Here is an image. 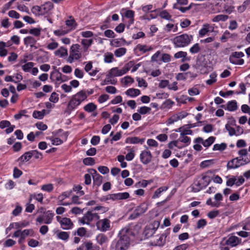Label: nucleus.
<instances>
[{
  "instance_id": "nucleus-51",
  "label": "nucleus",
  "mask_w": 250,
  "mask_h": 250,
  "mask_svg": "<svg viewBox=\"0 0 250 250\" xmlns=\"http://www.w3.org/2000/svg\"><path fill=\"white\" fill-rule=\"evenodd\" d=\"M244 56V54L242 52H233L229 57V59H235V58H239Z\"/></svg>"
},
{
  "instance_id": "nucleus-30",
  "label": "nucleus",
  "mask_w": 250,
  "mask_h": 250,
  "mask_svg": "<svg viewBox=\"0 0 250 250\" xmlns=\"http://www.w3.org/2000/svg\"><path fill=\"white\" fill-rule=\"evenodd\" d=\"M36 40L31 36H28L24 38V43L26 45L33 47L36 43Z\"/></svg>"
},
{
  "instance_id": "nucleus-43",
  "label": "nucleus",
  "mask_w": 250,
  "mask_h": 250,
  "mask_svg": "<svg viewBox=\"0 0 250 250\" xmlns=\"http://www.w3.org/2000/svg\"><path fill=\"white\" fill-rule=\"evenodd\" d=\"M178 140L179 142H180L186 144V146H187L189 144L190 139L189 137L181 134Z\"/></svg>"
},
{
  "instance_id": "nucleus-32",
  "label": "nucleus",
  "mask_w": 250,
  "mask_h": 250,
  "mask_svg": "<svg viewBox=\"0 0 250 250\" xmlns=\"http://www.w3.org/2000/svg\"><path fill=\"white\" fill-rule=\"evenodd\" d=\"M227 109L230 111H235L237 109V102L235 101H231L227 104Z\"/></svg>"
},
{
  "instance_id": "nucleus-34",
  "label": "nucleus",
  "mask_w": 250,
  "mask_h": 250,
  "mask_svg": "<svg viewBox=\"0 0 250 250\" xmlns=\"http://www.w3.org/2000/svg\"><path fill=\"white\" fill-rule=\"evenodd\" d=\"M209 25L208 24H204L203 27L200 30L199 35L200 37L205 36L209 31Z\"/></svg>"
},
{
  "instance_id": "nucleus-26",
  "label": "nucleus",
  "mask_w": 250,
  "mask_h": 250,
  "mask_svg": "<svg viewBox=\"0 0 250 250\" xmlns=\"http://www.w3.org/2000/svg\"><path fill=\"white\" fill-rule=\"evenodd\" d=\"M125 93L128 96L134 97L139 95L141 94V91L138 89L131 88L127 90Z\"/></svg>"
},
{
  "instance_id": "nucleus-7",
  "label": "nucleus",
  "mask_w": 250,
  "mask_h": 250,
  "mask_svg": "<svg viewBox=\"0 0 250 250\" xmlns=\"http://www.w3.org/2000/svg\"><path fill=\"white\" fill-rule=\"evenodd\" d=\"M99 218L100 217L97 213L88 211L80 220V221L83 224L89 225L92 221L98 220Z\"/></svg>"
},
{
  "instance_id": "nucleus-11",
  "label": "nucleus",
  "mask_w": 250,
  "mask_h": 250,
  "mask_svg": "<svg viewBox=\"0 0 250 250\" xmlns=\"http://www.w3.org/2000/svg\"><path fill=\"white\" fill-rule=\"evenodd\" d=\"M159 226V222L155 221L151 225L146 227L144 231L146 237L148 238L151 236L155 233Z\"/></svg>"
},
{
  "instance_id": "nucleus-61",
  "label": "nucleus",
  "mask_w": 250,
  "mask_h": 250,
  "mask_svg": "<svg viewBox=\"0 0 250 250\" xmlns=\"http://www.w3.org/2000/svg\"><path fill=\"white\" fill-rule=\"evenodd\" d=\"M148 184V182L147 180H143L142 181H140V182L136 183L134 186L136 188H139V187L145 188L147 186Z\"/></svg>"
},
{
  "instance_id": "nucleus-31",
  "label": "nucleus",
  "mask_w": 250,
  "mask_h": 250,
  "mask_svg": "<svg viewBox=\"0 0 250 250\" xmlns=\"http://www.w3.org/2000/svg\"><path fill=\"white\" fill-rule=\"evenodd\" d=\"M84 110L88 112H91L97 109V105L93 103H90L83 107Z\"/></svg>"
},
{
  "instance_id": "nucleus-5",
  "label": "nucleus",
  "mask_w": 250,
  "mask_h": 250,
  "mask_svg": "<svg viewBox=\"0 0 250 250\" xmlns=\"http://www.w3.org/2000/svg\"><path fill=\"white\" fill-rule=\"evenodd\" d=\"M53 7V5L52 3L46 2L40 6H34L31 9V11L36 16L44 15L48 13Z\"/></svg>"
},
{
  "instance_id": "nucleus-20",
  "label": "nucleus",
  "mask_w": 250,
  "mask_h": 250,
  "mask_svg": "<svg viewBox=\"0 0 250 250\" xmlns=\"http://www.w3.org/2000/svg\"><path fill=\"white\" fill-rule=\"evenodd\" d=\"M92 174H95L93 176V185L94 186L99 187L103 182V177L100 174H98L95 170H92Z\"/></svg>"
},
{
  "instance_id": "nucleus-15",
  "label": "nucleus",
  "mask_w": 250,
  "mask_h": 250,
  "mask_svg": "<svg viewBox=\"0 0 250 250\" xmlns=\"http://www.w3.org/2000/svg\"><path fill=\"white\" fill-rule=\"evenodd\" d=\"M64 77L65 76H62V73L58 70H55L51 72L50 78L52 81H55L61 83L65 81V79H64Z\"/></svg>"
},
{
  "instance_id": "nucleus-58",
  "label": "nucleus",
  "mask_w": 250,
  "mask_h": 250,
  "mask_svg": "<svg viewBox=\"0 0 250 250\" xmlns=\"http://www.w3.org/2000/svg\"><path fill=\"white\" fill-rule=\"evenodd\" d=\"M83 163L85 165L92 166L95 164V160L93 158L87 157L83 159Z\"/></svg>"
},
{
  "instance_id": "nucleus-17",
  "label": "nucleus",
  "mask_w": 250,
  "mask_h": 250,
  "mask_svg": "<svg viewBox=\"0 0 250 250\" xmlns=\"http://www.w3.org/2000/svg\"><path fill=\"white\" fill-rule=\"evenodd\" d=\"M241 239L235 236H231L227 240H225L226 244L231 247L237 246L241 243Z\"/></svg>"
},
{
  "instance_id": "nucleus-54",
  "label": "nucleus",
  "mask_w": 250,
  "mask_h": 250,
  "mask_svg": "<svg viewBox=\"0 0 250 250\" xmlns=\"http://www.w3.org/2000/svg\"><path fill=\"white\" fill-rule=\"evenodd\" d=\"M53 185L52 184H48L42 185V186L41 189L42 190L50 192L53 190Z\"/></svg>"
},
{
  "instance_id": "nucleus-62",
  "label": "nucleus",
  "mask_w": 250,
  "mask_h": 250,
  "mask_svg": "<svg viewBox=\"0 0 250 250\" xmlns=\"http://www.w3.org/2000/svg\"><path fill=\"white\" fill-rule=\"evenodd\" d=\"M160 16L163 18L167 20H171V16L166 10L162 11L160 14Z\"/></svg>"
},
{
  "instance_id": "nucleus-4",
  "label": "nucleus",
  "mask_w": 250,
  "mask_h": 250,
  "mask_svg": "<svg viewBox=\"0 0 250 250\" xmlns=\"http://www.w3.org/2000/svg\"><path fill=\"white\" fill-rule=\"evenodd\" d=\"M80 45L79 44H73L69 51V56L66 61L71 63L73 62L80 60L83 56V54L80 51Z\"/></svg>"
},
{
  "instance_id": "nucleus-38",
  "label": "nucleus",
  "mask_w": 250,
  "mask_h": 250,
  "mask_svg": "<svg viewBox=\"0 0 250 250\" xmlns=\"http://www.w3.org/2000/svg\"><path fill=\"white\" fill-rule=\"evenodd\" d=\"M45 111L44 109L42 111H34L33 113V117L36 119H42L44 116Z\"/></svg>"
},
{
  "instance_id": "nucleus-6",
  "label": "nucleus",
  "mask_w": 250,
  "mask_h": 250,
  "mask_svg": "<svg viewBox=\"0 0 250 250\" xmlns=\"http://www.w3.org/2000/svg\"><path fill=\"white\" fill-rule=\"evenodd\" d=\"M132 65V62H130L121 69H119L118 67L112 68L110 70L107 76L109 77L121 76L128 72Z\"/></svg>"
},
{
  "instance_id": "nucleus-41",
  "label": "nucleus",
  "mask_w": 250,
  "mask_h": 250,
  "mask_svg": "<svg viewBox=\"0 0 250 250\" xmlns=\"http://www.w3.org/2000/svg\"><path fill=\"white\" fill-rule=\"evenodd\" d=\"M65 24L71 30L75 29L77 26V23L73 18L66 20Z\"/></svg>"
},
{
  "instance_id": "nucleus-8",
  "label": "nucleus",
  "mask_w": 250,
  "mask_h": 250,
  "mask_svg": "<svg viewBox=\"0 0 250 250\" xmlns=\"http://www.w3.org/2000/svg\"><path fill=\"white\" fill-rule=\"evenodd\" d=\"M97 229L102 232H105L110 229V221L107 218L98 220L96 223Z\"/></svg>"
},
{
  "instance_id": "nucleus-27",
  "label": "nucleus",
  "mask_w": 250,
  "mask_h": 250,
  "mask_svg": "<svg viewBox=\"0 0 250 250\" xmlns=\"http://www.w3.org/2000/svg\"><path fill=\"white\" fill-rule=\"evenodd\" d=\"M55 55L59 57H63L68 55L67 50L63 47H61L55 52Z\"/></svg>"
},
{
  "instance_id": "nucleus-45",
  "label": "nucleus",
  "mask_w": 250,
  "mask_h": 250,
  "mask_svg": "<svg viewBox=\"0 0 250 250\" xmlns=\"http://www.w3.org/2000/svg\"><path fill=\"white\" fill-rule=\"evenodd\" d=\"M121 83L125 85H127L129 83H132L134 80L130 76H126L122 79Z\"/></svg>"
},
{
  "instance_id": "nucleus-2",
  "label": "nucleus",
  "mask_w": 250,
  "mask_h": 250,
  "mask_svg": "<svg viewBox=\"0 0 250 250\" xmlns=\"http://www.w3.org/2000/svg\"><path fill=\"white\" fill-rule=\"evenodd\" d=\"M87 99L86 92L85 90H81L74 95L69 101L67 109L69 111L73 110Z\"/></svg>"
},
{
  "instance_id": "nucleus-50",
  "label": "nucleus",
  "mask_w": 250,
  "mask_h": 250,
  "mask_svg": "<svg viewBox=\"0 0 250 250\" xmlns=\"http://www.w3.org/2000/svg\"><path fill=\"white\" fill-rule=\"evenodd\" d=\"M214 164L213 160H208L203 161L200 164V167L205 168L208 167Z\"/></svg>"
},
{
  "instance_id": "nucleus-52",
  "label": "nucleus",
  "mask_w": 250,
  "mask_h": 250,
  "mask_svg": "<svg viewBox=\"0 0 250 250\" xmlns=\"http://www.w3.org/2000/svg\"><path fill=\"white\" fill-rule=\"evenodd\" d=\"M31 153L32 157L34 156L36 159L42 160L43 158L42 153L38 151L37 150H31Z\"/></svg>"
},
{
  "instance_id": "nucleus-13",
  "label": "nucleus",
  "mask_w": 250,
  "mask_h": 250,
  "mask_svg": "<svg viewBox=\"0 0 250 250\" xmlns=\"http://www.w3.org/2000/svg\"><path fill=\"white\" fill-rule=\"evenodd\" d=\"M152 158V155L150 151L144 150L141 152L140 155L141 162L144 165L149 163Z\"/></svg>"
},
{
  "instance_id": "nucleus-10",
  "label": "nucleus",
  "mask_w": 250,
  "mask_h": 250,
  "mask_svg": "<svg viewBox=\"0 0 250 250\" xmlns=\"http://www.w3.org/2000/svg\"><path fill=\"white\" fill-rule=\"evenodd\" d=\"M57 221L60 223L61 226L63 229H71L73 224L71 219L69 218H61L60 216H57Z\"/></svg>"
},
{
  "instance_id": "nucleus-63",
  "label": "nucleus",
  "mask_w": 250,
  "mask_h": 250,
  "mask_svg": "<svg viewBox=\"0 0 250 250\" xmlns=\"http://www.w3.org/2000/svg\"><path fill=\"white\" fill-rule=\"evenodd\" d=\"M8 16L12 18L18 19L20 16V14L15 10H10L8 13Z\"/></svg>"
},
{
  "instance_id": "nucleus-59",
  "label": "nucleus",
  "mask_w": 250,
  "mask_h": 250,
  "mask_svg": "<svg viewBox=\"0 0 250 250\" xmlns=\"http://www.w3.org/2000/svg\"><path fill=\"white\" fill-rule=\"evenodd\" d=\"M151 110V108L150 107L147 106H143L140 108L138 110V112L141 114H145L147 113H149Z\"/></svg>"
},
{
  "instance_id": "nucleus-56",
  "label": "nucleus",
  "mask_w": 250,
  "mask_h": 250,
  "mask_svg": "<svg viewBox=\"0 0 250 250\" xmlns=\"http://www.w3.org/2000/svg\"><path fill=\"white\" fill-rule=\"evenodd\" d=\"M206 204L208 205L211 206L212 207L218 208L220 206V202H212L211 198H209L207 200Z\"/></svg>"
},
{
  "instance_id": "nucleus-12",
  "label": "nucleus",
  "mask_w": 250,
  "mask_h": 250,
  "mask_svg": "<svg viewBox=\"0 0 250 250\" xmlns=\"http://www.w3.org/2000/svg\"><path fill=\"white\" fill-rule=\"evenodd\" d=\"M169 233V231L167 230L160 235L156 236L153 241L154 245L160 247L164 246L166 243V238L168 235Z\"/></svg>"
},
{
  "instance_id": "nucleus-24",
  "label": "nucleus",
  "mask_w": 250,
  "mask_h": 250,
  "mask_svg": "<svg viewBox=\"0 0 250 250\" xmlns=\"http://www.w3.org/2000/svg\"><path fill=\"white\" fill-rule=\"evenodd\" d=\"M145 139V138H140L138 137H128L126 139L125 142L126 143H130L132 144H142Z\"/></svg>"
},
{
  "instance_id": "nucleus-1",
  "label": "nucleus",
  "mask_w": 250,
  "mask_h": 250,
  "mask_svg": "<svg viewBox=\"0 0 250 250\" xmlns=\"http://www.w3.org/2000/svg\"><path fill=\"white\" fill-rule=\"evenodd\" d=\"M119 240L117 241L115 250H127L130 245V236H134L129 226H126L119 232Z\"/></svg>"
},
{
  "instance_id": "nucleus-19",
  "label": "nucleus",
  "mask_w": 250,
  "mask_h": 250,
  "mask_svg": "<svg viewBox=\"0 0 250 250\" xmlns=\"http://www.w3.org/2000/svg\"><path fill=\"white\" fill-rule=\"evenodd\" d=\"M129 197L128 192H121L110 195V199L113 200H125Z\"/></svg>"
},
{
  "instance_id": "nucleus-48",
  "label": "nucleus",
  "mask_w": 250,
  "mask_h": 250,
  "mask_svg": "<svg viewBox=\"0 0 250 250\" xmlns=\"http://www.w3.org/2000/svg\"><path fill=\"white\" fill-rule=\"evenodd\" d=\"M137 47L139 51H142L143 53H146V52L150 51L152 49V47L151 46L147 47L146 45L138 44L137 46Z\"/></svg>"
},
{
  "instance_id": "nucleus-16",
  "label": "nucleus",
  "mask_w": 250,
  "mask_h": 250,
  "mask_svg": "<svg viewBox=\"0 0 250 250\" xmlns=\"http://www.w3.org/2000/svg\"><path fill=\"white\" fill-rule=\"evenodd\" d=\"M77 250H100V248L97 246H93L91 241H85L83 243Z\"/></svg>"
},
{
  "instance_id": "nucleus-64",
  "label": "nucleus",
  "mask_w": 250,
  "mask_h": 250,
  "mask_svg": "<svg viewBox=\"0 0 250 250\" xmlns=\"http://www.w3.org/2000/svg\"><path fill=\"white\" fill-rule=\"evenodd\" d=\"M58 95L56 92H53L49 98V101L51 102L56 103L58 101Z\"/></svg>"
},
{
  "instance_id": "nucleus-37",
  "label": "nucleus",
  "mask_w": 250,
  "mask_h": 250,
  "mask_svg": "<svg viewBox=\"0 0 250 250\" xmlns=\"http://www.w3.org/2000/svg\"><path fill=\"white\" fill-rule=\"evenodd\" d=\"M114 60V56L112 53L106 52L104 55V62L106 63H111Z\"/></svg>"
},
{
  "instance_id": "nucleus-44",
  "label": "nucleus",
  "mask_w": 250,
  "mask_h": 250,
  "mask_svg": "<svg viewBox=\"0 0 250 250\" xmlns=\"http://www.w3.org/2000/svg\"><path fill=\"white\" fill-rule=\"evenodd\" d=\"M227 147V144L225 143H221V144H215L213 146V150L222 151L225 150Z\"/></svg>"
},
{
  "instance_id": "nucleus-36",
  "label": "nucleus",
  "mask_w": 250,
  "mask_h": 250,
  "mask_svg": "<svg viewBox=\"0 0 250 250\" xmlns=\"http://www.w3.org/2000/svg\"><path fill=\"white\" fill-rule=\"evenodd\" d=\"M72 193L71 191H67L62 192L61 195H60L58 197V202L63 201V200L68 197H69Z\"/></svg>"
},
{
  "instance_id": "nucleus-23",
  "label": "nucleus",
  "mask_w": 250,
  "mask_h": 250,
  "mask_svg": "<svg viewBox=\"0 0 250 250\" xmlns=\"http://www.w3.org/2000/svg\"><path fill=\"white\" fill-rule=\"evenodd\" d=\"M174 57L176 59L182 58V62L189 61L190 60V57H188L187 56V53L185 51H179L174 54Z\"/></svg>"
},
{
  "instance_id": "nucleus-29",
  "label": "nucleus",
  "mask_w": 250,
  "mask_h": 250,
  "mask_svg": "<svg viewBox=\"0 0 250 250\" xmlns=\"http://www.w3.org/2000/svg\"><path fill=\"white\" fill-rule=\"evenodd\" d=\"M55 233L56 234L58 238L65 241H67L69 237V233L65 231H56Z\"/></svg>"
},
{
  "instance_id": "nucleus-40",
  "label": "nucleus",
  "mask_w": 250,
  "mask_h": 250,
  "mask_svg": "<svg viewBox=\"0 0 250 250\" xmlns=\"http://www.w3.org/2000/svg\"><path fill=\"white\" fill-rule=\"evenodd\" d=\"M217 74L215 72L211 73L209 75L210 79L206 81V83L208 85H211L216 82Z\"/></svg>"
},
{
  "instance_id": "nucleus-18",
  "label": "nucleus",
  "mask_w": 250,
  "mask_h": 250,
  "mask_svg": "<svg viewBox=\"0 0 250 250\" xmlns=\"http://www.w3.org/2000/svg\"><path fill=\"white\" fill-rule=\"evenodd\" d=\"M147 208L146 205L143 203L136 208L133 214L131 215V216H134V218L137 217L145 213L147 210Z\"/></svg>"
},
{
  "instance_id": "nucleus-39",
  "label": "nucleus",
  "mask_w": 250,
  "mask_h": 250,
  "mask_svg": "<svg viewBox=\"0 0 250 250\" xmlns=\"http://www.w3.org/2000/svg\"><path fill=\"white\" fill-rule=\"evenodd\" d=\"M228 16L226 15H218L212 19V21L218 22L219 21H226L228 19Z\"/></svg>"
},
{
  "instance_id": "nucleus-14",
  "label": "nucleus",
  "mask_w": 250,
  "mask_h": 250,
  "mask_svg": "<svg viewBox=\"0 0 250 250\" xmlns=\"http://www.w3.org/2000/svg\"><path fill=\"white\" fill-rule=\"evenodd\" d=\"M245 165V163L243 162L242 158L239 159L238 158H235L231 159L227 164L228 169H234L240 166Z\"/></svg>"
},
{
  "instance_id": "nucleus-46",
  "label": "nucleus",
  "mask_w": 250,
  "mask_h": 250,
  "mask_svg": "<svg viewBox=\"0 0 250 250\" xmlns=\"http://www.w3.org/2000/svg\"><path fill=\"white\" fill-rule=\"evenodd\" d=\"M235 7L232 5L226 4L224 6V9L225 12L229 14H231L234 11Z\"/></svg>"
},
{
  "instance_id": "nucleus-25",
  "label": "nucleus",
  "mask_w": 250,
  "mask_h": 250,
  "mask_svg": "<svg viewBox=\"0 0 250 250\" xmlns=\"http://www.w3.org/2000/svg\"><path fill=\"white\" fill-rule=\"evenodd\" d=\"M93 39H83L81 41V44L83 46V52H86L88 50V48L93 43Z\"/></svg>"
},
{
  "instance_id": "nucleus-9",
  "label": "nucleus",
  "mask_w": 250,
  "mask_h": 250,
  "mask_svg": "<svg viewBox=\"0 0 250 250\" xmlns=\"http://www.w3.org/2000/svg\"><path fill=\"white\" fill-rule=\"evenodd\" d=\"M54 214L50 211L43 213V215L39 216L36 218V221L39 222L40 224L42 223L49 224L52 222Z\"/></svg>"
},
{
  "instance_id": "nucleus-53",
  "label": "nucleus",
  "mask_w": 250,
  "mask_h": 250,
  "mask_svg": "<svg viewBox=\"0 0 250 250\" xmlns=\"http://www.w3.org/2000/svg\"><path fill=\"white\" fill-rule=\"evenodd\" d=\"M134 16V12L132 10H128L126 11L125 13V17L130 19V23H132L133 22V17Z\"/></svg>"
},
{
  "instance_id": "nucleus-60",
  "label": "nucleus",
  "mask_w": 250,
  "mask_h": 250,
  "mask_svg": "<svg viewBox=\"0 0 250 250\" xmlns=\"http://www.w3.org/2000/svg\"><path fill=\"white\" fill-rule=\"evenodd\" d=\"M248 5V2H246L245 1H244V2L243 3V4L241 5H240L237 7L238 12L239 13H242L243 12H244L246 10Z\"/></svg>"
},
{
  "instance_id": "nucleus-28",
  "label": "nucleus",
  "mask_w": 250,
  "mask_h": 250,
  "mask_svg": "<svg viewBox=\"0 0 250 250\" xmlns=\"http://www.w3.org/2000/svg\"><path fill=\"white\" fill-rule=\"evenodd\" d=\"M32 158L31 151L25 152L19 159L18 161L21 163L28 161Z\"/></svg>"
},
{
  "instance_id": "nucleus-57",
  "label": "nucleus",
  "mask_w": 250,
  "mask_h": 250,
  "mask_svg": "<svg viewBox=\"0 0 250 250\" xmlns=\"http://www.w3.org/2000/svg\"><path fill=\"white\" fill-rule=\"evenodd\" d=\"M200 50V47L199 43H196L193 46H192L189 49L190 53L192 54L197 53L199 52Z\"/></svg>"
},
{
  "instance_id": "nucleus-55",
  "label": "nucleus",
  "mask_w": 250,
  "mask_h": 250,
  "mask_svg": "<svg viewBox=\"0 0 250 250\" xmlns=\"http://www.w3.org/2000/svg\"><path fill=\"white\" fill-rule=\"evenodd\" d=\"M225 128L227 129V130L229 132V135L230 136L235 135V134H236V131L235 130V129L232 127L229 124L226 125Z\"/></svg>"
},
{
  "instance_id": "nucleus-22",
  "label": "nucleus",
  "mask_w": 250,
  "mask_h": 250,
  "mask_svg": "<svg viewBox=\"0 0 250 250\" xmlns=\"http://www.w3.org/2000/svg\"><path fill=\"white\" fill-rule=\"evenodd\" d=\"M33 231L31 229H27L22 230L21 233L20 239L18 242L19 244H21L24 242L25 238L28 235H33Z\"/></svg>"
},
{
  "instance_id": "nucleus-3",
  "label": "nucleus",
  "mask_w": 250,
  "mask_h": 250,
  "mask_svg": "<svg viewBox=\"0 0 250 250\" xmlns=\"http://www.w3.org/2000/svg\"><path fill=\"white\" fill-rule=\"evenodd\" d=\"M192 36L183 34L173 38L172 42L175 47L181 48L188 46L192 40Z\"/></svg>"
},
{
  "instance_id": "nucleus-35",
  "label": "nucleus",
  "mask_w": 250,
  "mask_h": 250,
  "mask_svg": "<svg viewBox=\"0 0 250 250\" xmlns=\"http://www.w3.org/2000/svg\"><path fill=\"white\" fill-rule=\"evenodd\" d=\"M126 52V49L125 47H121L115 50L114 55L117 57H121L124 55Z\"/></svg>"
},
{
  "instance_id": "nucleus-42",
  "label": "nucleus",
  "mask_w": 250,
  "mask_h": 250,
  "mask_svg": "<svg viewBox=\"0 0 250 250\" xmlns=\"http://www.w3.org/2000/svg\"><path fill=\"white\" fill-rule=\"evenodd\" d=\"M168 188L166 186L161 187L157 189L154 192V195H153V198H156L159 197L160 194L164 191H166L167 189Z\"/></svg>"
},
{
  "instance_id": "nucleus-21",
  "label": "nucleus",
  "mask_w": 250,
  "mask_h": 250,
  "mask_svg": "<svg viewBox=\"0 0 250 250\" xmlns=\"http://www.w3.org/2000/svg\"><path fill=\"white\" fill-rule=\"evenodd\" d=\"M96 240L97 244L103 246L108 242V238L106 235L104 233H99L96 236Z\"/></svg>"
},
{
  "instance_id": "nucleus-49",
  "label": "nucleus",
  "mask_w": 250,
  "mask_h": 250,
  "mask_svg": "<svg viewBox=\"0 0 250 250\" xmlns=\"http://www.w3.org/2000/svg\"><path fill=\"white\" fill-rule=\"evenodd\" d=\"M230 62L235 65H242L244 63V60L242 59L235 58V59H229Z\"/></svg>"
},
{
  "instance_id": "nucleus-47",
  "label": "nucleus",
  "mask_w": 250,
  "mask_h": 250,
  "mask_svg": "<svg viewBox=\"0 0 250 250\" xmlns=\"http://www.w3.org/2000/svg\"><path fill=\"white\" fill-rule=\"evenodd\" d=\"M215 138L213 136L209 137L208 139L205 140L203 143V146L205 147H208L211 146L214 142Z\"/></svg>"
},
{
  "instance_id": "nucleus-33",
  "label": "nucleus",
  "mask_w": 250,
  "mask_h": 250,
  "mask_svg": "<svg viewBox=\"0 0 250 250\" xmlns=\"http://www.w3.org/2000/svg\"><path fill=\"white\" fill-rule=\"evenodd\" d=\"M34 63L33 62H28L24 64L21 65L22 70L25 72H29L34 67Z\"/></svg>"
}]
</instances>
